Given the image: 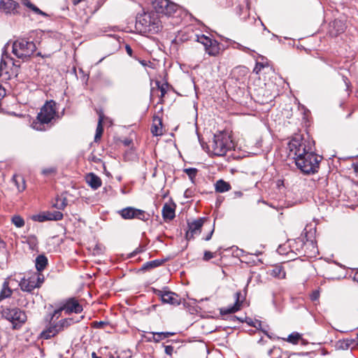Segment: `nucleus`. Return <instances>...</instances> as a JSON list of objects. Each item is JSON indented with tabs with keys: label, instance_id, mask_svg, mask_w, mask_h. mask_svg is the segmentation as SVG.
I'll return each mask as SVG.
<instances>
[{
	"label": "nucleus",
	"instance_id": "1",
	"mask_svg": "<svg viewBox=\"0 0 358 358\" xmlns=\"http://www.w3.org/2000/svg\"><path fill=\"white\" fill-rule=\"evenodd\" d=\"M287 149L289 156L295 160L296 166L303 173L310 174L317 171L321 157L313 151L306 141L295 137L289 142Z\"/></svg>",
	"mask_w": 358,
	"mask_h": 358
},
{
	"label": "nucleus",
	"instance_id": "2",
	"mask_svg": "<svg viewBox=\"0 0 358 358\" xmlns=\"http://www.w3.org/2000/svg\"><path fill=\"white\" fill-rule=\"evenodd\" d=\"M162 27V20L155 11L144 12L136 16V28L141 32L155 34Z\"/></svg>",
	"mask_w": 358,
	"mask_h": 358
},
{
	"label": "nucleus",
	"instance_id": "3",
	"mask_svg": "<svg viewBox=\"0 0 358 358\" xmlns=\"http://www.w3.org/2000/svg\"><path fill=\"white\" fill-rule=\"evenodd\" d=\"M210 147L213 155L223 156L234 147V145L227 133L220 132L214 135Z\"/></svg>",
	"mask_w": 358,
	"mask_h": 358
},
{
	"label": "nucleus",
	"instance_id": "4",
	"mask_svg": "<svg viewBox=\"0 0 358 358\" xmlns=\"http://www.w3.org/2000/svg\"><path fill=\"white\" fill-rule=\"evenodd\" d=\"M6 45L4 46L1 59L0 62V77L2 79L7 80L11 78L12 76L17 75V69L20 65H17L6 52Z\"/></svg>",
	"mask_w": 358,
	"mask_h": 358
},
{
	"label": "nucleus",
	"instance_id": "5",
	"mask_svg": "<svg viewBox=\"0 0 358 358\" xmlns=\"http://www.w3.org/2000/svg\"><path fill=\"white\" fill-rule=\"evenodd\" d=\"M36 49V46L34 42L24 39L17 40L13 44V53L22 59L29 57Z\"/></svg>",
	"mask_w": 358,
	"mask_h": 358
},
{
	"label": "nucleus",
	"instance_id": "6",
	"mask_svg": "<svg viewBox=\"0 0 358 358\" xmlns=\"http://www.w3.org/2000/svg\"><path fill=\"white\" fill-rule=\"evenodd\" d=\"M56 115L55 102L53 101H47L38 114V122L34 123V128L37 130H42L41 124L49 123Z\"/></svg>",
	"mask_w": 358,
	"mask_h": 358
},
{
	"label": "nucleus",
	"instance_id": "7",
	"mask_svg": "<svg viewBox=\"0 0 358 358\" xmlns=\"http://www.w3.org/2000/svg\"><path fill=\"white\" fill-rule=\"evenodd\" d=\"M155 12L166 16H172L179 9V6L169 0H151Z\"/></svg>",
	"mask_w": 358,
	"mask_h": 358
},
{
	"label": "nucleus",
	"instance_id": "8",
	"mask_svg": "<svg viewBox=\"0 0 358 358\" xmlns=\"http://www.w3.org/2000/svg\"><path fill=\"white\" fill-rule=\"evenodd\" d=\"M2 316L13 324L14 329H17L27 320L25 313L17 308L4 309Z\"/></svg>",
	"mask_w": 358,
	"mask_h": 358
},
{
	"label": "nucleus",
	"instance_id": "9",
	"mask_svg": "<svg viewBox=\"0 0 358 358\" xmlns=\"http://www.w3.org/2000/svg\"><path fill=\"white\" fill-rule=\"evenodd\" d=\"M196 41L204 46L206 52L210 56H217L220 52V44L215 40L203 34L196 35Z\"/></svg>",
	"mask_w": 358,
	"mask_h": 358
},
{
	"label": "nucleus",
	"instance_id": "10",
	"mask_svg": "<svg viewBox=\"0 0 358 358\" xmlns=\"http://www.w3.org/2000/svg\"><path fill=\"white\" fill-rule=\"evenodd\" d=\"M119 214L123 219H138L145 221L148 219L149 215L144 210L137 209L133 207H127L119 211Z\"/></svg>",
	"mask_w": 358,
	"mask_h": 358
},
{
	"label": "nucleus",
	"instance_id": "11",
	"mask_svg": "<svg viewBox=\"0 0 358 358\" xmlns=\"http://www.w3.org/2000/svg\"><path fill=\"white\" fill-rule=\"evenodd\" d=\"M154 293L160 297L164 303H169L173 306L180 305L181 303L180 297L176 293L168 290L154 289Z\"/></svg>",
	"mask_w": 358,
	"mask_h": 358
},
{
	"label": "nucleus",
	"instance_id": "12",
	"mask_svg": "<svg viewBox=\"0 0 358 358\" xmlns=\"http://www.w3.org/2000/svg\"><path fill=\"white\" fill-rule=\"evenodd\" d=\"M62 311H65L66 314H69L71 313H80L83 311L82 306L78 303V301L72 299L69 300L63 307L60 308L55 310L53 313V317L57 316L59 317Z\"/></svg>",
	"mask_w": 358,
	"mask_h": 358
},
{
	"label": "nucleus",
	"instance_id": "13",
	"mask_svg": "<svg viewBox=\"0 0 358 358\" xmlns=\"http://www.w3.org/2000/svg\"><path fill=\"white\" fill-rule=\"evenodd\" d=\"M20 4L14 0H0V10L6 15L19 14Z\"/></svg>",
	"mask_w": 358,
	"mask_h": 358
},
{
	"label": "nucleus",
	"instance_id": "14",
	"mask_svg": "<svg viewBox=\"0 0 358 358\" xmlns=\"http://www.w3.org/2000/svg\"><path fill=\"white\" fill-rule=\"evenodd\" d=\"M206 220V218L201 217L197 220H195L191 222L188 223L189 230L186 233V236L187 239L193 238L194 234H200L201 229Z\"/></svg>",
	"mask_w": 358,
	"mask_h": 358
},
{
	"label": "nucleus",
	"instance_id": "15",
	"mask_svg": "<svg viewBox=\"0 0 358 358\" xmlns=\"http://www.w3.org/2000/svg\"><path fill=\"white\" fill-rule=\"evenodd\" d=\"M19 286L23 292L31 293L35 288L37 287V284L34 280V277L31 273H29L28 276H25L21 279L19 282Z\"/></svg>",
	"mask_w": 358,
	"mask_h": 358
},
{
	"label": "nucleus",
	"instance_id": "16",
	"mask_svg": "<svg viewBox=\"0 0 358 358\" xmlns=\"http://www.w3.org/2000/svg\"><path fill=\"white\" fill-rule=\"evenodd\" d=\"M61 331L58 329L57 324H50L49 327H48L45 329H44L41 333V338L42 339H50L57 334H58Z\"/></svg>",
	"mask_w": 358,
	"mask_h": 358
},
{
	"label": "nucleus",
	"instance_id": "17",
	"mask_svg": "<svg viewBox=\"0 0 358 358\" xmlns=\"http://www.w3.org/2000/svg\"><path fill=\"white\" fill-rule=\"evenodd\" d=\"M86 181L93 189H97L101 186V178L93 173H90L86 176Z\"/></svg>",
	"mask_w": 358,
	"mask_h": 358
},
{
	"label": "nucleus",
	"instance_id": "18",
	"mask_svg": "<svg viewBox=\"0 0 358 358\" xmlns=\"http://www.w3.org/2000/svg\"><path fill=\"white\" fill-rule=\"evenodd\" d=\"M239 295H240V293H238V292L236 293V301L234 306L229 307V308H220V314L222 315L234 313L239 310V308H240Z\"/></svg>",
	"mask_w": 358,
	"mask_h": 358
},
{
	"label": "nucleus",
	"instance_id": "19",
	"mask_svg": "<svg viewBox=\"0 0 358 358\" xmlns=\"http://www.w3.org/2000/svg\"><path fill=\"white\" fill-rule=\"evenodd\" d=\"M152 334V338H149V341H154L155 343H159L160 341L169 338V336L175 335L174 332L165 331V332H151Z\"/></svg>",
	"mask_w": 358,
	"mask_h": 358
},
{
	"label": "nucleus",
	"instance_id": "20",
	"mask_svg": "<svg viewBox=\"0 0 358 358\" xmlns=\"http://www.w3.org/2000/svg\"><path fill=\"white\" fill-rule=\"evenodd\" d=\"M162 215L164 220H173L175 217L174 208L171 205L165 203L162 208Z\"/></svg>",
	"mask_w": 358,
	"mask_h": 358
},
{
	"label": "nucleus",
	"instance_id": "21",
	"mask_svg": "<svg viewBox=\"0 0 358 358\" xmlns=\"http://www.w3.org/2000/svg\"><path fill=\"white\" fill-rule=\"evenodd\" d=\"M22 3L29 8L35 14L42 15L43 17H48V14L40 10L37 6L33 4L30 0H22Z\"/></svg>",
	"mask_w": 358,
	"mask_h": 358
},
{
	"label": "nucleus",
	"instance_id": "22",
	"mask_svg": "<svg viewBox=\"0 0 358 358\" xmlns=\"http://www.w3.org/2000/svg\"><path fill=\"white\" fill-rule=\"evenodd\" d=\"M13 182L15 183L18 192H22L26 188L25 180L22 176L14 175L12 178Z\"/></svg>",
	"mask_w": 358,
	"mask_h": 358
},
{
	"label": "nucleus",
	"instance_id": "23",
	"mask_svg": "<svg viewBox=\"0 0 358 358\" xmlns=\"http://www.w3.org/2000/svg\"><path fill=\"white\" fill-rule=\"evenodd\" d=\"M36 271H42L48 265V259L43 255H38L36 259Z\"/></svg>",
	"mask_w": 358,
	"mask_h": 358
},
{
	"label": "nucleus",
	"instance_id": "24",
	"mask_svg": "<svg viewBox=\"0 0 358 358\" xmlns=\"http://www.w3.org/2000/svg\"><path fill=\"white\" fill-rule=\"evenodd\" d=\"M215 191L220 193L226 192L231 189V185H229V183L225 182L223 180H217L215 185Z\"/></svg>",
	"mask_w": 358,
	"mask_h": 358
},
{
	"label": "nucleus",
	"instance_id": "25",
	"mask_svg": "<svg viewBox=\"0 0 358 358\" xmlns=\"http://www.w3.org/2000/svg\"><path fill=\"white\" fill-rule=\"evenodd\" d=\"M12 294V290L9 287V281L5 280L3 283V287L0 292V301L8 298Z\"/></svg>",
	"mask_w": 358,
	"mask_h": 358
},
{
	"label": "nucleus",
	"instance_id": "26",
	"mask_svg": "<svg viewBox=\"0 0 358 358\" xmlns=\"http://www.w3.org/2000/svg\"><path fill=\"white\" fill-rule=\"evenodd\" d=\"M271 275L273 277L277 278L278 279H284L286 276V273L284 268L280 266H275L271 271Z\"/></svg>",
	"mask_w": 358,
	"mask_h": 358
},
{
	"label": "nucleus",
	"instance_id": "27",
	"mask_svg": "<svg viewBox=\"0 0 358 358\" xmlns=\"http://www.w3.org/2000/svg\"><path fill=\"white\" fill-rule=\"evenodd\" d=\"M162 259H155L145 263L142 266V270H149L161 266L164 263Z\"/></svg>",
	"mask_w": 358,
	"mask_h": 358
},
{
	"label": "nucleus",
	"instance_id": "28",
	"mask_svg": "<svg viewBox=\"0 0 358 358\" xmlns=\"http://www.w3.org/2000/svg\"><path fill=\"white\" fill-rule=\"evenodd\" d=\"M338 348L341 350H348L351 345L356 343L355 339L346 338L338 341Z\"/></svg>",
	"mask_w": 358,
	"mask_h": 358
},
{
	"label": "nucleus",
	"instance_id": "29",
	"mask_svg": "<svg viewBox=\"0 0 358 358\" xmlns=\"http://www.w3.org/2000/svg\"><path fill=\"white\" fill-rule=\"evenodd\" d=\"M74 322H75L72 318H66V319H64V320L59 321L56 324L57 325L58 329L62 331L65 328H67L68 327H69L71 324H72Z\"/></svg>",
	"mask_w": 358,
	"mask_h": 358
},
{
	"label": "nucleus",
	"instance_id": "30",
	"mask_svg": "<svg viewBox=\"0 0 358 358\" xmlns=\"http://www.w3.org/2000/svg\"><path fill=\"white\" fill-rule=\"evenodd\" d=\"M24 243H27L29 245V248L34 250L38 244L37 238L34 235H30L24 237Z\"/></svg>",
	"mask_w": 358,
	"mask_h": 358
},
{
	"label": "nucleus",
	"instance_id": "31",
	"mask_svg": "<svg viewBox=\"0 0 358 358\" xmlns=\"http://www.w3.org/2000/svg\"><path fill=\"white\" fill-rule=\"evenodd\" d=\"M31 274L34 277V280H35V281L37 284V287L38 288L40 287L42 285V284L43 283L44 280H45L43 274L41 273V271L33 272V273H31Z\"/></svg>",
	"mask_w": 358,
	"mask_h": 358
},
{
	"label": "nucleus",
	"instance_id": "32",
	"mask_svg": "<svg viewBox=\"0 0 358 358\" xmlns=\"http://www.w3.org/2000/svg\"><path fill=\"white\" fill-rule=\"evenodd\" d=\"M102 122H103V118L101 116L99 117V122H98V125H97V127H96V134H95V136H94V141H97L98 140H99L101 137V135L103 134V127H102Z\"/></svg>",
	"mask_w": 358,
	"mask_h": 358
},
{
	"label": "nucleus",
	"instance_id": "33",
	"mask_svg": "<svg viewBox=\"0 0 358 358\" xmlns=\"http://www.w3.org/2000/svg\"><path fill=\"white\" fill-rule=\"evenodd\" d=\"M158 124H154L151 127V132L154 136H160L162 134V122L160 119H157Z\"/></svg>",
	"mask_w": 358,
	"mask_h": 358
},
{
	"label": "nucleus",
	"instance_id": "34",
	"mask_svg": "<svg viewBox=\"0 0 358 358\" xmlns=\"http://www.w3.org/2000/svg\"><path fill=\"white\" fill-rule=\"evenodd\" d=\"M12 222L17 227H22L24 225V220L19 215H15L12 218Z\"/></svg>",
	"mask_w": 358,
	"mask_h": 358
},
{
	"label": "nucleus",
	"instance_id": "35",
	"mask_svg": "<svg viewBox=\"0 0 358 358\" xmlns=\"http://www.w3.org/2000/svg\"><path fill=\"white\" fill-rule=\"evenodd\" d=\"M300 339V335L298 333H293L289 335L287 341L291 343L296 344Z\"/></svg>",
	"mask_w": 358,
	"mask_h": 358
},
{
	"label": "nucleus",
	"instance_id": "36",
	"mask_svg": "<svg viewBox=\"0 0 358 358\" xmlns=\"http://www.w3.org/2000/svg\"><path fill=\"white\" fill-rule=\"evenodd\" d=\"M184 171H185V173H187V175L189 176L190 180L192 181H193V179L195 178V176L196 175L197 169L195 168H188V169H185L184 170Z\"/></svg>",
	"mask_w": 358,
	"mask_h": 358
},
{
	"label": "nucleus",
	"instance_id": "37",
	"mask_svg": "<svg viewBox=\"0 0 358 358\" xmlns=\"http://www.w3.org/2000/svg\"><path fill=\"white\" fill-rule=\"evenodd\" d=\"M34 220L41 222L48 220L45 213L34 216Z\"/></svg>",
	"mask_w": 358,
	"mask_h": 358
},
{
	"label": "nucleus",
	"instance_id": "38",
	"mask_svg": "<svg viewBox=\"0 0 358 358\" xmlns=\"http://www.w3.org/2000/svg\"><path fill=\"white\" fill-rule=\"evenodd\" d=\"M63 218V214L59 211H53L52 212V220L58 221L61 220Z\"/></svg>",
	"mask_w": 358,
	"mask_h": 358
},
{
	"label": "nucleus",
	"instance_id": "39",
	"mask_svg": "<svg viewBox=\"0 0 358 358\" xmlns=\"http://www.w3.org/2000/svg\"><path fill=\"white\" fill-rule=\"evenodd\" d=\"M165 353L171 357L173 355V352L174 351V348L172 345H165L164 346Z\"/></svg>",
	"mask_w": 358,
	"mask_h": 358
},
{
	"label": "nucleus",
	"instance_id": "40",
	"mask_svg": "<svg viewBox=\"0 0 358 358\" xmlns=\"http://www.w3.org/2000/svg\"><path fill=\"white\" fill-rule=\"evenodd\" d=\"M66 205H67L66 200V199H64L62 201H61L60 203H59V201H57V203L55 204V206L58 209H64Z\"/></svg>",
	"mask_w": 358,
	"mask_h": 358
},
{
	"label": "nucleus",
	"instance_id": "41",
	"mask_svg": "<svg viewBox=\"0 0 358 358\" xmlns=\"http://www.w3.org/2000/svg\"><path fill=\"white\" fill-rule=\"evenodd\" d=\"M214 257V254L210 251H206L203 255V259L208 261L209 259Z\"/></svg>",
	"mask_w": 358,
	"mask_h": 358
},
{
	"label": "nucleus",
	"instance_id": "42",
	"mask_svg": "<svg viewBox=\"0 0 358 358\" xmlns=\"http://www.w3.org/2000/svg\"><path fill=\"white\" fill-rule=\"evenodd\" d=\"M279 351H280V348H279L273 347V348L270 349L268 351V355L270 357H272L273 358H274V357H273L274 354H277Z\"/></svg>",
	"mask_w": 358,
	"mask_h": 358
},
{
	"label": "nucleus",
	"instance_id": "43",
	"mask_svg": "<svg viewBox=\"0 0 358 358\" xmlns=\"http://www.w3.org/2000/svg\"><path fill=\"white\" fill-rule=\"evenodd\" d=\"M264 68V64L262 63H257L253 71L256 73H259V72Z\"/></svg>",
	"mask_w": 358,
	"mask_h": 358
},
{
	"label": "nucleus",
	"instance_id": "44",
	"mask_svg": "<svg viewBox=\"0 0 358 358\" xmlns=\"http://www.w3.org/2000/svg\"><path fill=\"white\" fill-rule=\"evenodd\" d=\"M319 296H320V293L318 291H314L311 296H310V298L313 301H316L319 299Z\"/></svg>",
	"mask_w": 358,
	"mask_h": 358
},
{
	"label": "nucleus",
	"instance_id": "45",
	"mask_svg": "<svg viewBox=\"0 0 358 358\" xmlns=\"http://www.w3.org/2000/svg\"><path fill=\"white\" fill-rule=\"evenodd\" d=\"M53 172H55V169L53 168L45 169L42 171V173L43 175H48Z\"/></svg>",
	"mask_w": 358,
	"mask_h": 358
},
{
	"label": "nucleus",
	"instance_id": "46",
	"mask_svg": "<svg viewBox=\"0 0 358 358\" xmlns=\"http://www.w3.org/2000/svg\"><path fill=\"white\" fill-rule=\"evenodd\" d=\"M125 49H126L127 53L129 56H132L133 50H132L131 48L129 45H126Z\"/></svg>",
	"mask_w": 358,
	"mask_h": 358
},
{
	"label": "nucleus",
	"instance_id": "47",
	"mask_svg": "<svg viewBox=\"0 0 358 358\" xmlns=\"http://www.w3.org/2000/svg\"><path fill=\"white\" fill-rule=\"evenodd\" d=\"M6 92L3 87L0 85V100L5 96Z\"/></svg>",
	"mask_w": 358,
	"mask_h": 358
},
{
	"label": "nucleus",
	"instance_id": "48",
	"mask_svg": "<svg viewBox=\"0 0 358 358\" xmlns=\"http://www.w3.org/2000/svg\"><path fill=\"white\" fill-rule=\"evenodd\" d=\"M214 232V228L210 231V233L206 236V237L204 238L205 241H209L211 237H212V235Z\"/></svg>",
	"mask_w": 358,
	"mask_h": 358
},
{
	"label": "nucleus",
	"instance_id": "49",
	"mask_svg": "<svg viewBox=\"0 0 358 358\" xmlns=\"http://www.w3.org/2000/svg\"><path fill=\"white\" fill-rule=\"evenodd\" d=\"M45 213L48 220H52V212H46Z\"/></svg>",
	"mask_w": 358,
	"mask_h": 358
},
{
	"label": "nucleus",
	"instance_id": "50",
	"mask_svg": "<svg viewBox=\"0 0 358 358\" xmlns=\"http://www.w3.org/2000/svg\"><path fill=\"white\" fill-rule=\"evenodd\" d=\"M142 251V250L139 249V248H137L136 250H134L131 254V257H134L135 256L136 254L141 252Z\"/></svg>",
	"mask_w": 358,
	"mask_h": 358
},
{
	"label": "nucleus",
	"instance_id": "51",
	"mask_svg": "<svg viewBox=\"0 0 358 358\" xmlns=\"http://www.w3.org/2000/svg\"><path fill=\"white\" fill-rule=\"evenodd\" d=\"M160 91H161V96H164V94H166V90L164 87H162L160 88Z\"/></svg>",
	"mask_w": 358,
	"mask_h": 358
},
{
	"label": "nucleus",
	"instance_id": "52",
	"mask_svg": "<svg viewBox=\"0 0 358 358\" xmlns=\"http://www.w3.org/2000/svg\"><path fill=\"white\" fill-rule=\"evenodd\" d=\"M353 279L355 281L358 282V271L355 272L354 274Z\"/></svg>",
	"mask_w": 358,
	"mask_h": 358
},
{
	"label": "nucleus",
	"instance_id": "53",
	"mask_svg": "<svg viewBox=\"0 0 358 358\" xmlns=\"http://www.w3.org/2000/svg\"><path fill=\"white\" fill-rule=\"evenodd\" d=\"M191 191L189 189H187L185 192V196L186 197H189L190 196Z\"/></svg>",
	"mask_w": 358,
	"mask_h": 358
},
{
	"label": "nucleus",
	"instance_id": "54",
	"mask_svg": "<svg viewBox=\"0 0 358 358\" xmlns=\"http://www.w3.org/2000/svg\"><path fill=\"white\" fill-rule=\"evenodd\" d=\"M92 358H101V357H98L96 354V352H93L92 353Z\"/></svg>",
	"mask_w": 358,
	"mask_h": 358
},
{
	"label": "nucleus",
	"instance_id": "55",
	"mask_svg": "<svg viewBox=\"0 0 358 358\" xmlns=\"http://www.w3.org/2000/svg\"><path fill=\"white\" fill-rule=\"evenodd\" d=\"M235 195H236V196L241 197V196L243 195V193H242V192H235Z\"/></svg>",
	"mask_w": 358,
	"mask_h": 358
},
{
	"label": "nucleus",
	"instance_id": "56",
	"mask_svg": "<svg viewBox=\"0 0 358 358\" xmlns=\"http://www.w3.org/2000/svg\"><path fill=\"white\" fill-rule=\"evenodd\" d=\"M240 49H241L243 50H248V48H247L245 47H243V46H241V48H240Z\"/></svg>",
	"mask_w": 358,
	"mask_h": 358
},
{
	"label": "nucleus",
	"instance_id": "57",
	"mask_svg": "<svg viewBox=\"0 0 358 358\" xmlns=\"http://www.w3.org/2000/svg\"><path fill=\"white\" fill-rule=\"evenodd\" d=\"M103 324H104V323H103V322H100L99 323V326H102Z\"/></svg>",
	"mask_w": 358,
	"mask_h": 358
},
{
	"label": "nucleus",
	"instance_id": "58",
	"mask_svg": "<svg viewBox=\"0 0 358 358\" xmlns=\"http://www.w3.org/2000/svg\"><path fill=\"white\" fill-rule=\"evenodd\" d=\"M357 338L358 339V334H357Z\"/></svg>",
	"mask_w": 358,
	"mask_h": 358
},
{
	"label": "nucleus",
	"instance_id": "59",
	"mask_svg": "<svg viewBox=\"0 0 358 358\" xmlns=\"http://www.w3.org/2000/svg\"><path fill=\"white\" fill-rule=\"evenodd\" d=\"M357 168H358V165H357Z\"/></svg>",
	"mask_w": 358,
	"mask_h": 358
}]
</instances>
